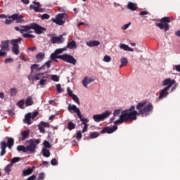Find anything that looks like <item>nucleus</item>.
<instances>
[{
    "label": "nucleus",
    "mask_w": 180,
    "mask_h": 180,
    "mask_svg": "<svg viewBox=\"0 0 180 180\" xmlns=\"http://www.w3.org/2000/svg\"><path fill=\"white\" fill-rule=\"evenodd\" d=\"M94 81H95V79L92 78H88V77H85L82 80V85L84 88H88V84H91V82H94Z\"/></svg>",
    "instance_id": "a211bd4d"
},
{
    "label": "nucleus",
    "mask_w": 180,
    "mask_h": 180,
    "mask_svg": "<svg viewBox=\"0 0 180 180\" xmlns=\"http://www.w3.org/2000/svg\"><path fill=\"white\" fill-rule=\"evenodd\" d=\"M63 51H67V47L62 48V49H58L55 51L56 54H61Z\"/></svg>",
    "instance_id": "a19ab883"
},
{
    "label": "nucleus",
    "mask_w": 180,
    "mask_h": 180,
    "mask_svg": "<svg viewBox=\"0 0 180 180\" xmlns=\"http://www.w3.org/2000/svg\"><path fill=\"white\" fill-rule=\"evenodd\" d=\"M117 130V126L115 125L114 127H104L101 131V134H104L105 133H108V134H112V133H115Z\"/></svg>",
    "instance_id": "ddd939ff"
},
{
    "label": "nucleus",
    "mask_w": 180,
    "mask_h": 180,
    "mask_svg": "<svg viewBox=\"0 0 180 180\" xmlns=\"http://www.w3.org/2000/svg\"><path fill=\"white\" fill-rule=\"evenodd\" d=\"M42 78H49V75L46 72H37V74L32 77V81H39Z\"/></svg>",
    "instance_id": "4468645a"
},
{
    "label": "nucleus",
    "mask_w": 180,
    "mask_h": 180,
    "mask_svg": "<svg viewBox=\"0 0 180 180\" xmlns=\"http://www.w3.org/2000/svg\"><path fill=\"white\" fill-rule=\"evenodd\" d=\"M39 130L41 133H44L46 129H44V127L41 126L40 124L38 125Z\"/></svg>",
    "instance_id": "864d4df0"
},
{
    "label": "nucleus",
    "mask_w": 180,
    "mask_h": 180,
    "mask_svg": "<svg viewBox=\"0 0 180 180\" xmlns=\"http://www.w3.org/2000/svg\"><path fill=\"white\" fill-rule=\"evenodd\" d=\"M17 150L22 151V153H27V149L26 146L22 145L17 146Z\"/></svg>",
    "instance_id": "2f4dec72"
},
{
    "label": "nucleus",
    "mask_w": 180,
    "mask_h": 180,
    "mask_svg": "<svg viewBox=\"0 0 180 180\" xmlns=\"http://www.w3.org/2000/svg\"><path fill=\"white\" fill-rule=\"evenodd\" d=\"M41 20H44L46 19H50V15L47 13H44L42 15H41Z\"/></svg>",
    "instance_id": "3c124183"
},
{
    "label": "nucleus",
    "mask_w": 180,
    "mask_h": 180,
    "mask_svg": "<svg viewBox=\"0 0 180 180\" xmlns=\"http://www.w3.org/2000/svg\"><path fill=\"white\" fill-rule=\"evenodd\" d=\"M12 167H13V165L11 163L9 165H8L7 166H6V167H5L6 174H9V172H11V169L12 168Z\"/></svg>",
    "instance_id": "ea45409f"
},
{
    "label": "nucleus",
    "mask_w": 180,
    "mask_h": 180,
    "mask_svg": "<svg viewBox=\"0 0 180 180\" xmlns=\"http://www.w3.org/2000/svg\"><path fill=\"white\" fill-rule=\"evenodd\" d=\"M30 134V131H29V130H25V131H23L21 133V136H22L21 140H22V141H25V140L26 139H27V137H29Z\"/></svg>",
    "instance_id": "5701e85b"
},
{
    "label": "nucleus",
    "mask_w": 180,
    "mask_h": 180,
    "mask_svg": "<svg viewBox=\"0 0 180 180\" xmlns=\"http://www.w3.org/2000/svg\"><path fill=\"white\" fill-rule=\"evenodd\" d=\"M9 43L11 44V41H9V40H6V41H1V44L0 46L1 49L3 51H8V50L9 49Z\"/></svg>",
    "instance_id": "dca6fc26"
},
{
    "label": "nucleus",
    "mask_w": 180,
    "mask_h": 180,
    "mask_svg": "<svg viewBox=\"0 0 180 180\" xmlns=\"http://www.w3.org/2000/svg\"><path fill=\"white\" fill-rule=\"evenodd\" d=\"M39 68V65L38 64H34L31 66V71L33 72V70H37Z\"/></svg>",
    "instance_id": "4d7b16f0"
},
{
    "label": "nucleus",
    "mask_w": 180,
    "mask_h": 180,
    "mask_svg": "<svg viewBox=\"0 0 180 180\" xmlns=\"http://www.w3.org/2000/svg\"><path fill=\"white\" fill-rule=\"evenodd\" d=\"M67 15L65 13H59L56 15V19L52 18L51 20L53 22V23H56V25H58L59 26H63L64 23H65V21L63 20L64 18H65Z\"/></svg>",
    "instance_id": "1a4fd4ad"
},
{
    "label": "nucleus",
    "mask_w": 180,
    "mask_h": 180,
    "mask_svg": "<svg viewBox=\"0 0 180 180\" xmlns=\"http://www.w3.org/2000/svg\"><path fill=\"white\" fill-rule=\"evenodd\" d=\"M6 56V51L0 50V57H4Z\"/></svg>",
    "instance_id": "e2e57ef3"
},
{
    "label": "nucleus",
    "mask_w": 180,
    "mask_h": 180,
    "mask_svg": "<svg viewBox=\"0 0 180 180\" xmlns=\"http://www.w3.org/2000/svg\"><path fill=\"white\" fill-rule=\"evenodd\" d=\"M47 84V78H42L37 85H46Z\"/></svg>",
    "instance_id": "49530a36"
},
{
    "label": "nucleus",
    "mask_w": 180,
    "mask_h": 180,
    "mask_svg": "<svg viewBox=\"0 0 180 180\" xmlns=\"http://www.w3.org/2000/svg\"><path fill=\"white\" fill-rule=\"evenodd\" d=\"M39 124L43 127H50V124H49V122H45L44 121H41Z\"/></svg>",
    "instance_id": "603ef678"
},
{
    "label": "nucleus",
    "mask_w": 180,
    "mask_h": 180,
    "mask_svg": "<svg viewBox=\"0 0 180 180\" xmlns=\"http://www.w3.org/2000/svg\"><path fill=\"white\" fill-rule=\"evenodd\" d=\"M154 107L153 104L149 103L146 105V102L139 103L136 107L134 105L131 106L129 109L122 111L120 119L115 121V124H120L126 122H133V120H137V115L141 116H148L150 112H153Z\"/></svg>",
    "instance_id": "f257e3e1"
},
{
    "label": "nucleus",
    "mask_w": 180,
    "mask_h": 180,
    "mask_svg": "<svg viewBox=\"0 0 180 180\" xmlns=\"http://www.w3.org/2000/svg\"><path fill=\"white\" fill-rule=\"evenodd\" d=\"M51 79L55 82H58V81H60V77H58V75H53L51 76Z\"/></svg>",
    "instance_id": "c03bdc74"
},
{
    "label": "nucleus",
    "mask_w": 180,
    "mask_h": 180,
    "mask_svg": "<svg viewBox=\"0 0 180 180\" xmlns=\"http://www.w3.org/2000/svg\"><path fill=\"white\" fill-rule=\"evenodd\" d=\"M120 110H115L113 112L114 117H116L118 115H120Z\"/></svg>",
    "instance_id": "bf43d9fd"
},
{
    "label": "nucleus",
    "mask_w": 180,
    "mask_h": 180,
    "mask_svg": "<svg viewBox=\"0 0 180 180\" xmlns=\"http://www.w3.org/2000/svg\"><path fill=\"white\" fill-rule=\"evenodd\" d=\"M100 134L99 132H91L89 135V139H96L97 137H99Z\"/></svg>",
    "instance_id": "72a5a7b5"
},
{
    "label": "nucleus",
    "mask_w": 180,
    "mask_h": 180,
    "mask_svg": "<svg viewBox=\"0 0 180 180\" xmlns=\"http://www.w3.org/2000/svg\"><path fill=\"white\" fill-rule=\"evenodd\" d=\"M168 91H169V89H167L166 87L162 89L158 97L159 99H164V98H167L169 94Z\"/></svg>",
    "instance_id": "f3484780"
},
{
    "label": "nucleus",
    "mask_w": 180,
    "mask_h": 180,
    "mask_svg": "<svg viewBox=\"0 0 180 180\" xmlns=\"http://www.w3.org/2000/svg\"><path fill=\"white\" fill-rule=\"evenodd\" d=\"M127 8L129 9V11H137L139 7L137 6V4L136 3L129 1L127 3Z\"/></svg>",
    "instance_id": "6ab92c4d"
},
{
    "label": "nucleus",
    "mask_w": 180,
    "mask_h": 180,
    "mask_svg": "<svg viewBox=\"0 0 180 180\" xmlns=\"http://www.w3.org/2000/svg\"><path fill=\"white\" fill-rule=\"evenodd\" d=\"M86 130H88V124H84L82 132L86 133Z\"/></svg>",
    "instance_id": "338daca9"
},
{
    "label": "nucleus",
    "mask_w": 180,
    "mask_h": 180,
    "mask_svg": "<svg viewBox=\"0 0 180 180\" xmlns=\"http://www.w3.org/2000/svg\"><path fill=\"white\" fill-rule=\"evenodd\" d=\"M175 82H176L175 79H171V78H167L162 82V85L163 86H165L166 89L169 90V89L172 88L173 85H175Z\"/></svg>",
    "instance_id": "f8f14e48"
},
{
    "label": "nucleus",
    "mask_w": 180,
    "mask_h": 180,
    "mask_svg": "<svg viewBox=\"0 0 180 180\" xmlns=\"http://www.w3.org/2000/svg\"><path fill=\"white\" fill-rule=\"evenodd\" d=\"M31 119H32V114L27 113L25 116L24 122H25V123H27V124H32Z\"/></svg>",
    "instance_id": "a878e982"
},
{
    "label": "nucleus",
    "mask_w": 180,
    "mask_h": 180,
    "mask_svg": "<svg viewBox=\"0 0 180 180\" xmlns=\"http://www.w3.org/2000/svg\"><path fill=\"white\" fill-rule=\"evenodd\" d=\"M67 91H68V95L69 96H70V98H71L73 95H75L74 94H72V91L70 89V87H68V88H67Z\"/></svg>",
    "instance_id": "13d9d810"
},
{
    "label": "nucleus",
    "mask_w": 180,
    "mask_h": 180,
    "mask_svg": "<svg viewBox=\"0 0 180 180\" xmlns=\"http://www.w3.org/2000/svg\"><path fill=\"white\" fill-rule=\"evenodd\" d=\"M112 115V112L109 110H106L105 112H103L102 114L98 115H93V119L94 122H96V123H99V122H103L105 119H108L109 116Z\"/></svg>",
    "instance_id": "423d86ee"
},
{
    "label": "nucleus",
    "mask_w": 180,
    "mask_h": 180,
    "mask_svg": "<svg viewBox=\"0 0 180 180\" xmlns=\"http://www.w3.org/2000/svg\"><path fill=\"white\" fill-rule=\"evenodd\" d=\"M59 58L60 60H63V61L68 63L69 64H72V65H75V64H77V59L71 55L65 53L63 55H60Z\"/></svg>",
    "instance_id": "0eeeda50"
},
{
    "label": "nucleus",
    "mask_w": 180,
    "mask_h": 180,
    "mask_svg": "<svg viewBox=\"0 0 180 180\" xmlns=\"http://www.w3.org/2000/svg\"><path fill=\"white\" fill-rule=\"evenodd\" d=\"M56 91L58 94H61V92H64V90L61 89V84H58L56 85Z\"/></svg>",
    "instance_id": "8fccbe9b"
},
{
    "label": "nucleus",
    "mask_w": 180,
    "mask_h": 180,
    "mask_svg": "<svg viewBox=\"0 0 180 180\" xmlns=\"http://www.w3.org/2000/svg\"><path fill=\"white\" fill-rule=\"evenodd\" d=\"M44 53L39 52L36 55V58L38 60V61H41L43 58H44Z\"/></svg>",
    "instance_id": "473e14b6"
},
{
    "label": "nucleus",
    "mask_w": 180,
    "mask_h": 180,
    "mask_svg": "<svg viewBox=\"0 0 180 180\" xmlns=\"http://www.w3.org/2000/svg\"><path fill=\"white\" fill-rule=\"evenodd\" d=\"M22 40H23V39L18 38L16 39H11L10 41L12 46L11 51L15 56H19V53H20V51H19V44L22 43Z\"/></svg>",
    "instance_id": "20e7f679"
},
{
    "label": "nucleus",
    "mask_w": 180,
    "mask_h": 180,
    "mask_svg": "<svg viewBox=\"0 0 180 180\" xmlns=\"http://www.w3.org/2000/svg\"><path fill=\"white\" fill-rule=\"evenodd\" d=\"M5 64H9V63H13V59L11 58H8L5 59L4 60Z\"/></svg>",
    "instance_id": "6e6d98bb"
},
{
    "label": "nucleus",
    "mask_w": 180,
    "mask_h": 180,
    "mask_svg": "<svg viewBox=\"0 0 180 180\" xmlns=\"http://www.w3.org/2000/svg\"><path fill=\"white\" fill-rule=\"evenodd\" d=\"M29 145L26 146L27 153H36V148H37V144H40V139H30L29 141Z\"/></svg>",
    "instance_id": "39448f33"
},
{
    "label": "nucleus",
    "mask_w": 180,
    "mask_h": 180,
    "mask_svg": "<svg viewBox=\"0 0 180 180\" xmlns=\"http://www.w3.org/2000/svg\"><path fill=\"white\" fill-rule=\"evenodd\" d=\"M68 130H74V129H75V124H74L72 122H68Z\"/></svg>",
    "instance_id": "58836bf2"
},
{
    "label": "nucleus",
    "mask_w": 180,
    "mask_h": 180,
    "mask_svg": "<svg viewBox=\"0 0 180 180\" xmlns=\"http://www.w3.org/2000/svg\"><path fill=\"white\" fill-rule=\"evenodd\" d=\"M40 167H49V162L43 161L42 164L40 165Z\"/></svg>",
    "instance_id": "0e129e2a"
},
{
    "label": "nucleus",
    "mask_w": 180,
    "mask_h": 180,
    "mask_svg": "<svg viewBox=\"0 0 180 180\" xmlns=\"http://www.w3.org/2000/svg\"><path fill=\"white\" fill-rule=\"evenodd\" d=\"M57 58H60V56L58 55L56 52L51 54V60L53 61H57Z\"/></svg>",
    "instance_id": "e433bc0d"
},
{
    "label": "nucleus",
    "mask_w": 180,
    "mask_h": 180,
    "mask_svg": "<svg viewBox=\"0 0 180 180\" xmlns=\"http://www.w3.org/2000/svg\"><path fill=\"white\" fill-rule=\"evenodd\" d=\"M67 49H70V50H72V49H77V42L75 41L68 42L66 46V50Z\"/></svg>",
    "instance_id": "4be33fe9"
},
{
    "label": "nucleus",
    "mask_w": 180,
    "mask_h": 180,
    "mask_svg": "<svg viewBox=\"0 0 180 180\" xmlns=\"http://www.w3.org/2000/svg\"><path fill=\"white\" fill-rule=\"evenodd\" d=\"M170 22L171 19H169V17H164L160 19V23H156L155 25L161 30H164L165 32H168L169 30V25L168 23Z\"/></svg>",
    "instance_id": "7ed1b4c3"
},
{
    "label": "nucleus",
    "mask_w": 180,
    "mask_h": 180,
    "mask_svg": "<svg viewBox=\"0 0 180 180\" xmlns=\"http://www.w3.org/2000/svg\"><path fill=\"white\" fill-rule=\"evenodd\" d=\"M19 161H20V158L15 157L11 160V162L10 164L13 165V164H16V162H19Z\"/></svg>",
    "instance_id": "79ce46f5"
},
{
    "label": "nucleus",
    "mask_w": 180,
    "mask_h": 180,
    "mask_svg": "<svg viewBox=\"0 0 180 180\" xmlns=\"http://www.w3.org/2000/svg\"><path fill=\"white\" fill-rule=\"evenodd\" d=\"M77 139L79 140L82 139V134L81 133V131L77 132Z\"/></svg>",
    "instance_id": "052dcab7"
},
{
    "label": "nucleus",
    "mask_w": 180,
    "mask_h": 180,
    "mask_svg": "<svg viewBox=\"0 0 180 180\" xmlns=\"http://www.w3.org/2000/svg\"><path fill=\"white\" fill-rule=\"evenodd\" d=\"M8 147V145L5 141H3L0 143V148H1V153L0 156L4 157L5 154H6V148Z\"/></svg>",
    "instance_id": "2eb2a0df"
},
{
    "label": "nucleus",
    "mask_w": 180,
    "mask_h": 180,
    "mask_svg": "<svg viewBox=\"0 0 180 180\" xmlns=\"http://www.w3.org/2000/svg\"><path fill=\"white\" fill-rule=\"evenodd\" d=\"M45 70H46V65H43L40 68H37V72H46Z\"/></svg>",
    "instance_id": "37998d69"
},
{
    "label": "nucleus",
    "mask_w": 180,
    "mask_h": 180,
    "mask_svg": "<svg viewBox=\"0 0 180 180\" xmlns=\"http://www.w3.org/2000/svg\"><path fill=\"white\" fill-rule=\"evenodd\" d=\"M33 4L37 6H35V8L34 9V12H40V13L44 12L43 8H40V6H41L40 3L36 2V1H33Z\"/></svg>",
    "instance_id": "412c9836"
},
{
    "label": "nucleus",
    "mask_w": 180,
    "mask_h": 180,
    "mask_svg": "<svg viewBox=\"0 0 180 180\" xmlns=\"http://www.w3.org/2000/svg\"><path fill=\"white\" fill-rule=\"evenodd\" d=\"M103 61H105V63H110V61H112V58L108 55H105L104 56Z\"/></svg>",
    "instance_id": "09e8293b"
},
{
    "label": "nucleus",
    "mask_w": 180,
    "mask_h": 180,
    "mask_svg": "<svg viewBox=\"0 0 180 180\" xmlns=\"http://www.w3.org/2000/svg\"><path fill=\"white\" fill-rule=\"evenodd\" d=\"M34 179H36V176L35 175L30 176V177H28L27 179V180H34Z\"/></svg>",
    "instance_id": "774afa93"
},
{
    "label": "nucleus",
    "mask_w": 180,
    "mask_h": 180,
    "mask_svg": "<svg viewBox=\"0 0 180 180\" xmlns=\"http://www.w3.org/2000/svg\"><path fill=\"white\" fill-rule=\"evenodd\" d=\"M22 37H24V39H34V37H36V36H34L33 34H30L28 32V33L22 34Z\"/></svg>",
    "instance_id": "f704fd0d"
},
{
    "label": "nucleus",
    "mask_w": 180,
    "mask_h": 180,
    "mask_svg": "<svg viewBox=\"0 0 180 180\" xmlns=\"http://www.w3.org/2000/svg\"><path fill=\"white\" fill-rule=\"evenodd\" d=\"M49 37L51 38V43H52V44H63V43H64V37H63L62 35L59 37L50 35Z\"/></svg>",
    "instance_id": "9b49d317"
},
{
    "label": "nucleus",
    "mask_w": 180,
    "mask_h": 180,
    "mask_svg": "<svg viewBox=\"0 0 180 180\" xmlns=\"http://www.w3.org/2000/svg\"><path fill=\"white\" fill-rule=\"evenodd\" d=\"M6 144L8 148H12V147H13V144H15V140L13 138H8Z\"/></svg>",
    "instance_id": "bb28decb"
},
{
    "label": "nucleus",
    "mask_w": 180,
    "mask_h": 180,
    "mask_svg": "<svg viewBox=\"0 0 180 180\" xmlns=\"http://www.w3.org/2000/svg\"><path fill=\"white\" fill-rule=\"evenodd\" d=\"M32 30H34L35 33L37 34H43L44 32H46V27H43L40 25H39V24L37 23H32Z\"/></svg>",
    "instance_id": "9d476101"
},
{
    "label": "nucleus",
    "mask_w": 180,
    "mask_h": 180,
    "mask_svg": "<svg viewBox=\"0 0 180 180\" xmlns=\"http://www.w3.org/2000/svg\"><path fill=\"white\" fill-rule=\"evenodd\" d=\"M68 110H69V112L73 110L75 113H77V115L78 116L79 119H80L82 124H88L89 120L82 117V115H81V111L79 110V108L76 107L75 105L69 104L68 107Z\"/></svg>",
    "instance_id": "f03ea898"
},
{
    "label": "nucleus",
    "mask_w": 180,
    "mask_h": 180,
    "mask_svg": "<svg viewBox=\"0 0 180 180\" xmlns=\"http://www.w3.org/2000/svg\"><path fill=\"white\" fill-rule=\"evenodd\" d=\"M13 20H16L17 23H22L23 22V16L19 15L18 14H14L11 16Z\"/></svg>",
    "instance_id": "aec40b11"
},
{
    "label": "nucleus",
    "mask_w": 180,
    "mask_h": 180,
    "mask_svg": "<svg viewBox=\"0 0 180 180\" xmlns=\"http://www.w3.org/2000/svg\"><path fill=\"white\" fill-rule=\"evenodd\" d=\"M86 44L89 46V47H96V46H99L101 42L99 41H90L86 42Z\"/></svg>",
    "instance_id": "b1692460"
},
{
    "label": "nucleus",
    "mask_w": 180,
    "mask_h": 180,
    "mask_svg": "<svg viewBox=\"0 0 180 180\" xmlns=\"http://www.w3.org/2000/svg\"><path fill=\"white\" fill-rule=\"evenodd\" d=\"M120 49L124 50V51H134V49L132 48H130L129 46L124 44H120Z\"/></svg>",
    "instance_id": "393cba45"
},
{
    "label": "nucleus",
    "mask_w": 180,
    "mask_h": 180,
    "mask_svg": "<svg viewBox=\"0 0 180 180\" xmlns=\"http://www.w3.org/2000/svg\"><path fill=\"white\" fill-rule=\"evenodd\" d=\"M41 153L44 157H46V158H48V157H50V150L49 149L43 148Z\"/></svg>",
    "instance_id": "cd10ccee"
},
{
    "label": "nucleus",
    "mask_w": 180,
    "mask_h": 180,
    "mask_svg": "<svg viewBox=\"0 0 180 180\" xmlns=\"http://www.w3.org/2000/svg\"><path fill=\"white\" fill-rule=\"evenodd\" d=\"M10 94H11V96H16V95L18 94V89L11 88L10 89Z\"/></svg>",
    "instance_id": "c9c22d12"
},
{
    "label": "nucleus",
    "mask_w": 180,
    "mask_h": 180,
    "mask_svg": "<svg viewBox=\"0 0 180 180\" xmlns=\"http://www.w3.org/2000/svg\"><path fill=\"white\" fill-rule=\"evenodd\" d=\"M72 100L74 101V102H75L76 103H77V105H79V98H78V96H77V95H73L72 97Z\"/></svg>",
    "instance_id": "a18cd8bd"
},
{
    "label": "nucleus",
    "mask_w": 180,
    "mask_h": 180,
    "mask_svg": "<svg viewBox=\"0 0 180 180\" xmlns=\"http://www.w3.org/2000/svg\"><path fill=\"white\" fill-rule=\"evenodd\" d=\"M121 65H120V68H122V67H126L127 65V63H129V60H127V58H122L120 59Z\"/></svg>",
    "instance_id": "c756f323"
},
{
    "label": "nucleus",
    "mask_w": 180,
    "mask_h": 180,
    "mask_svg": "<svg viewBox=\"0 0 180 180\" xmlns=\"http://www.w3.org/2000/svg\"><path fill=\"white\" fill-rule=\"evenodd\" d=\"M38 179H39V180L44 179V173H40L38 176Z\"/></svg>",
    "instance_id": "69168bd1"
},
{
    "label": "nucleus",
    "mask_w": 180,
    "mask_h": 180,
    "mask_svg": "<svg viewBox=\"0 0 180 180\" xmlns=\"http://www.w3.org/2000/svg\"><path fill=\"white\" fill-rule=\"evenodd\" d=\"M130 25H131V23L129 22V23L126 24L124 26H122V30H126L129 29V27L130 26Z\"/></svg>",
    "instance_id": "680f3d73"
},
{
    "label": "nucleus",
    "mask_w": 180,
    "mask_h": 180,
    "mask_svg": "<svg viewBox=\"0 0 180 180\" xmlns=\"http://www.w3.org/2000/svg\"><path fill=\"white\" fill-rule=\"evenodd\" d=\"M26 106H32L33 105V98L32 96H28L25 101Z\"/></svg>",
    "instance_id": "7c9ffc66"
},
{
    "label": "nucleus",
    "mask_w": 180,
    "mask_h": 180,
    "mask_svg": "<svg viewBox=\"0 0 180 180\" xmlns=\"http://www.w3.org/2000/svg\"><path fill=\"white\" fill-rule=\"evenodd\" d=\"M15 30L17 32H20L21 34H24L25 33H32V23L29 25H22L20 27H15Z\"/></svg>",
    "instance_id": "6e6552de"
},
{
    "label": "nucleus",
    "mask_w": 180,
    "mask_h": 180,
    "mask_svg": "<svg viewBox=\"0 0 180 180\" xmlns=\"http://www.w3.org/2000/svg\"><path fill=\"white\" fill-rule=\"evenodd\" d=\"M18 106L20 109H25V100L22 99L18 102Z\"/></svg>",
    "instance_id": "4c0bfd02"
},
{
    "label": "nucleus",
    "mask_w": 180,
    "mask_h": 180,
    "mask_svg": "<svg viewBox=\"0 0 180 180\" xmlns=\"http://www.w3.org/2000/svg\"><path fill=\"white\" fill-rule=\"evenodd\" d=\"M51 165H58V162H57V159L53 158L51 160Z\"/></svg>",
    "instance_id": "5fc2aeb1"
},
{
    "label": "nucleus",
    "mask_w": 180,
    "mask_h": 180,
    "mask_svg": "<svg viewBox=\"0 0 180 180\" xmlns=\"http://www.w3.org/2000/svg\"><path fill=\"white\" fill-rule=\"evenodd\" d=\"M43 144H44V147H45V148H51V145L50 144V142H49V141H44Z\"/></svg>",
    "instance_id": "de8ad7c7"
},
{
    "label": "nucleus",
    "mask_w": 180,
    "mask_h": 180,
    "mask_svg": "<svg viewBox=\"0 0 180 180\" xmlns=\"http://www.w3.org/2000/svg\"><path fill=\"white\" fill-rule=\"evenodd\" d=\"M33 172V169L28 168L27 169H25L22 171V176H27V175H31V174Z\"/></svg>",
    "instance_id": "c85d7f7f"
}]
</instances>
